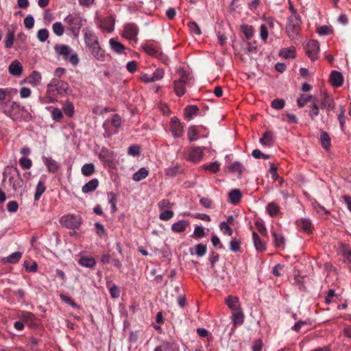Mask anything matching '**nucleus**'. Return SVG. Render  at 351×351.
<instances>
[{"label":"nucleus","instance_id":"680f3d73","mask_svg":"<svg viewBox=\"0 0 351 351\" xmlns=\"http://www.w3.org/2000/svg\"><path fill=\"white\" fill-rule=\"evenodd\" d=\"M345 112H346L345 108L343 106H340V112L338 114L337 118L339 121L341 130L342 131L344 130V126H345V123H346Z\"/></svg>","mask_w":351,"mask_h":351},{"label":"nucleus","instance_id":"79ce46f5","mask_svg":"<svg viewBox=\"0 0 351 351\" xmlns=\"http://www.w3.org/2000/svg\"><path fill=\"white\" fill-rule=\"evenodd\" d=\"M14 32L12 31H9L4 38V45L6 49H11L13 47L14 41Z\"/></svg>","mask_w":351,"mask_h":351},{"label":"nucleus","instance_id":"a211bd4d","mask_svg":"<svg viewBox=\"0 0 351 351\" xmlns=\"http://www.w3.org/2000/svg\"><path fill=\"white\" fill-rule=\"evenodd\" d=\"M43 161L48 171L55 173L60 168V164L51 158H43Z\"/></svg>","mask_w":351,"mask_h":351},{"label":"nucleus","instance_id":"603ef678","mask_svg":"<svg viewBox=\"0 0 351 351\" xmlns=\"http://www.w3.org/2000/svg\"><path fill=\"white\" fill-rule=\"evenodd\" d=\"M8 93V88H0V110L11 101L10 99L6 100V96Z\"/></svg>","mask_w":351,"mask_h":351},{"label":"nucleus","instance_id":"c03bdc74","mask_svg":"<svg viewBox=\"0 0 351 351\" xmlns=\"http://www.w3.org/2000/svg\"><path fill=\"white\" fill-rule=\"evenodd\" d=\"M82 173L85 176H92L95 171V165L93 163H86L81 169Z\"/></svg>","mask_w":351,"mask_h":351},{"label":"nucleus","instance_id":"f3484780","mask_svg":"<svg viewBox=\"0 0 351 351\" xmlns=\"http://www.w3.org/2000/svg\"><path fill=\"white\" fill-rule=\"evenodd\" d=\"M330 82L334 87L341 86L343 82L342 74L337 71H332L330 76Z\"/></svg>","mask_w":351,"mask_h":351},{"label":"nucleus","instance_id":"4d7b16f0","mask_svg":"<svg viewBox=\"0 0 351 351\" xmlns=\"http://www.w3.org/2000/svg\"><path fill=\"white\" fill-rule=\"evenodd\" d=\"M108 203L111 206V212L115 213L117 210V195L112 192L108 193Z\"/></svg>","mask_w":351,"mask_h":351},{"label":"nucleus","instance_id":"5fc2aeb1","mask_svg":"<svg viewBox=\"0 0 351 351\" xmlns=\"http://www.w3.org/2000/svg\"><path fill=\"white\" fill-rule=\"evenodd\" d=\"M165 351H180V348L176 343L165 341L161 345Z\"/></svg>","mask_w":351,"mask_h":351},{"label":"nucleus","instance_id":"5701e85b","mask_svg":"<svg viewBox=\"0 0 351 351\" xmlns=\"http://www.w3.org/2000/svg\"><path fill=\"white\" fill-rule=\"evenodd\" d=\"M16 171L18 173V177L14 178L13 176H10L9 178V182L10 185L12 186V189L14 191H19L23 186V179L21 178L20 173L17 169L16 168Z\"/></svg>","mask_w":351,"mask_h":351},{"label":"nucleus","instance_id":"de8ad7c7","mask_svg":"<svg viewBox=\"0 0 351 351\" xmlns=\"http://www.w3.org/2000/svg\"><path fill=\"white\" fill-rule=\"evenodd\" d=\"M313 98L315 99V97L313 95L302 94L297 99V104L300 108H302Z\"/></svg>","mask_w":351,"mask_h":351},{"label":"nucleus","instance_id":"bb28decb","mask_svg":"<svg viewBox=\"0 0 351 351\" xmlns=\"http://www.w3.org/2000/svg\"><path fill=\"white\" fill-rule=\"evenodd\" d=\"M312 324V322L310 319H306L305 320H298L295 324L291 327V330L296 332H300L302 329H304L306 326H311Z\"/></svg>","mask_w":351,"mask_h":351},{"label":"nucleus","instance_id":"9d476101","mask_svg":"<svg viewBox=\"0 0 351 351\" xmlns=\"http://www.w3.org/2000/svg\"><path fill=\"white\" fill-rule=\"evenodd\" d=\"M170 128L174 138H180L182 136L183 127L177 117H173L171 119Z\"/></svg>","mask_w":351,"mask_h":351},{"label":"nucleus","instance_id":"20e7f679","mask_svg":"<svg viewBox=\"0 0 351 351\" xmlns=\"http://www.w3.org/2000/svg\"><path fill=\"white\" fill-rule=\"evenodd\" d=\"M59 222L62 226L69 230H75L81 226L82 223V218L80 215L67 214L61 217ZM75 234L76 232L74 231L73 233H71V235H74Z\"/></svg>","mask_w":351,"mask_h":351},{"label":"nucleus","instance_id":"39448f33","mask_svg":"<svg viewBox=\"0 0 351 351\" xmlns=\"http://www.w3.org/2000/svg\"><path fill=\"white\" fill-rule=\"evenodd\" d=\"M300 16L289 17L286 25V32L291 40H298L300 32L301 25Z\"/></svg>","mask_w":351,"mask_h":351},{"label":"nucleus","instance_id":"37998d69","mask_svg":"<svg viewBox=\"0 0 351 351\" xmlns=\"http://www.w3.org/2000/svg\"><path fill=\"white\" fill-rule=\"evenodd\" d=\"M320 143L325 149H328L330 146V138L328 134L325 131L321 132Z\"/></svg>","mask_w":351,"mask_h":351},{"label":"nucleus","instance_id":"052dcab7","mask_svg":"<svg viewBox=\"0 0 351 351\" xmlns=\"http://www.w3.org/2000/svg\"><path fill=\"white\" fill-rule=\"evenodd\" d=\"M202 167L204 169L208 170L212 173H217L219 171V163L217 161L209 164H204Z\"/></svg>","mask_w":351,"mask_h":351},{"label":"nucleus","instance_id":"774afa93","mask_svg":"<svg viewBox=\"0 0 351 351\" xmlns=\"http://www.w3.org/2000/svg\"><path fill=\"white\" fill-rule=\"evenodd\" d=\"M285 101L282 99H275L271 101V106L274 109L281 110L285 107Z\"/></svg>","mask_w":351,"mask_h":351},{"label":"nucleus","instance_id":"9b49d317","mask_svg":"<svg viewBox=\"0 0 351 351\" xmlns=\"http://www.w3.org/2000/svg\"><path fill=\"white\" fill-rule=\"evenodd\" d=\"M138 33V27L136 25L128 24L125 26L123 36L130 40H136Z\"/></svg>","mask_w":351,"mask_h":351},{"label":"nucleus","instance_id":"8fccbe9b","mask_svg":"<svg viewBox=\"0 0 351 351\" xmlns=\"http://www.w3.org/2000/svg\"><path fill=\"white\" fill-rule=\"evenodd\" d=\"M63 111L64 114L69 117H73L74 114V106L73 104L69 100H66L63 104Z\"/></svg>","mask_w":351,"mask_h":351},{"label":"nucleus","instance_id":"69168bd1","mask_svg":"<svg viewBox=\"0 0 351 351\" xmlns=\"http://www.w3.org/2000/svg\"><path fill=\"white\" fill-rule=\"evenodd\" d=\"M219 228L221 231L226 235L231 236L232 234V230L230 228L229 224H227V223H225V221H221L219 223Z\"/></svg>","mask_w":351,"mask_h":351},{"label":"nucleus","instance_id":"7c9ffc66","mask_svg":"<svg viewBox=\"0 0 351 351\" xmlns=\"http://www.w3.org/2000/svg\"><path fill=\"white\" fill-rule=\"evenodd\" d=\"M260 143L263 145L270 147L274 143L273 134L270 131L264 133L262 138L259 140Z\"/></svg>","mask_w":351,"mask_h":351},{"label":"nucleus","instance_id":"0e129e2a","mask_svg":"<svg viewBox=\"0 0 351 351\" xmlns=\"http://www.w3.org/2000/svg\"><path fill=\"white\" fill-rule=\"evenodd\" d=\"M49 38V31L47 29H40L37 32V38L40 42L44 43Z\"/></svg>","mask_w":351,"mask_h":351},{"label":"nucleus","instance_id":"4c0bfd02","mask_svg":"<svg viewBox=\"0 0 351 351\" xmlns=\"http://www.w3.org/2000/svg\"><path fill=\"white\" fill-rule=\"evenodd\" d=\"M47 110L51 112V118L55 121H60L62 117L63 114L60 109L58 108H52L51 106H47L46 108Z\"/></svg>","mask_w":351,"mask_h":351},{"label":"nucleus","instance_id":"423d86ee","mask_svg":"<svg viewBox=\"0 0 351 351\" xmlns=\"http://www.w3.org/2000/svg\"><path fill=\"white\" fill-rule=\"evenodd\" d=\"M178 73L180 77L173 82V90L178 97H182L186 93L185 85L190 82L191 77L189 73L183 69H180Z\"/></svg>","mask_w":351,"mask_h":351},{"label":"nucleus","instance_id":"6e6552de","mask_svg":"<svg viewBox=\"0 0 351 351\" xmlns=\"http://www.w3.org/2000/svg\"><path fill=\"white\" fill-rule=\"evenodd\" d=\"M64 21L68 24L69 29L75 35H77L82 26V19L77 14H69Z\"/></svg>","mask_w":351,"mask_h":351},{"label":"nucleus","instance_id":"f03ea898","mask_svg":"<svg viewBox=\"0 0 351 351\" xmlns=\"http://www.w3.org/2000/svg\"><path fill=\"white\" fill-rule=\"evenodd\" d=\"M121 117L117 114H113L110 118L106 119L103 123L104 129V136L109 138L112 135L119 132V129L121 127Z\"/></svg>","mask_w":351,"mask_h":351},{"label":"nucleus","instance_id":"ea45409f","mask_svg":"<svg viewBox=\"0 0 351 351\" xmlns=\"http://www.w3.org/2000/svg\"><path fill=\"white\" fill-rule=\"evenodd\" d=\"M59 77H53L49 83L47 85V91L46 94H54L55 88L57 87L58 85L62 81L58 79Z\"/></svg>","mask_w":351,"mask_h":351},{"label":"nucleus","instance_id":"e2e57ef3","mask_svg":"<svg viewBox=\"0 0 351 351\" xmlns=\"http://www.w3.org/2000/svg\"><path fill=\"white\" fill-rule=\"evenodd\" d=\"M241 242L237 238H232L230 242V249L233 252H237L241 247Z\"/></svg>","mask_w":351,"mask_h":351},{"label":"nucleus","instance_id":"cd10ccee","mask_svg":"<svg viewBox=\"0 0 351 351\" xmlns=\"http://www.w3.org/2000/svg\"><path fill=\"white\" fill-rule=\"evenodd\" d=\"M22 253L21 252H15L10 255L3 258L2 262L3 263L16 264L21 258Z\"/></svg>","mask_w":351,"mask_h":351},{"label":"nucleus","instance_id":"864d4df0","mask_svg":"<svg viewBox=\"0 0 351 351\" xmlns=\"http://www.w3.org/2000/svg\"><path fill=\"white\" fill-rule=\"evenodd\" d=\"M243 170V165L241 162L236 161L229 167V171L232 173H238L239 176Z\"/></svg>","mask_w":351,"mask_h":351},{"label":"nucleus","instance_id":"473e14b6","mask_svg":"<svg viewBox=\"0 0 351 351\" xmlns=\"http://www.w3.org/2000/svg\"><path fill=\"white\" fill-rule=\"evenodd\" d=\"M78 263L83 267L92 268L96 265V261L91 256H82L79 259Z\"/></svg>","mask_w":351,"mask_h":351},{"label":"nucleus","instance_id":"a18cd8bd","mask_svg":"<svg viewBox=\"0 0 351 351\" xmlns=\"http://www.w3.org/2000/svg\"><path fill=\"white\" fill-rule=\"evenodd\" d=\"M267 211L271 217H274L277 216L280 213V207L277 204L271 202L269 203L267 206Z\"/></svg>","mask_w":351,"mask_h":351},{"label":"nucleus","instance_id":"338daca9","mask_svg":"<svg viewBox=\"0 0 351 351\" xmlns=\"http://www.w3.org/2000/svg\"><path fill=\"white\" fill-rule=\"evenodd\" d=\"M56 101V98L53 93L47 94L45 97H40L39 101L41 104H47L49 103H53Z\"/></svg>","mask_w":351,"mask_h":351},{"label":"nucleus","instance_id":"393cba45","mask_svg":"<svg viewBox=\"0 0 351 351\" xmlns=\"http://www.w3.org/2000/svg\"><path fill=\"white\" fill-rule=\"evenodd\" d=\"M109 45L112 51L114 52L121 54L125 53L124 51L125 49V46L117 40L114 38H110L109 40Z\"/></svg>","mask_w":351,"mask_h":351},{"label":"nucleus","instance_id":"7ed1b4c3","mask_svg":"<svg viewBox=\"0 0 351 351\" xmlns=\"http://www.w3.org/2000/svg\"><path fill=\"white\" fill-rule=\"evenodd\" d=\"M54 50L56 54L61 56L66 60L75 66L79 63V58L75 52H73L72 49L67 45L58 44L54 46Z\"/></svg>","mask_w":351,"mask_h":351},{"label":"nucleus","instance_id":"f704fd0d","mask_svg":"<svg viewBox=\"0 0 351 351\" xmlns=\"http://www.w3.org/2000/svg\"><path fill=\"white\" fill-rule=\"evenodd\" d=\"M84 41L86 46L88 48L97 43L99 40L93 32L87 31L84 33Z\"/></svg>","mask_w":351,"mask_h":351},{"label":"nucleus","instance_id":"3c124183","mask_svg":"<svg viewBox=\"0 0 351 351\" xmlns=\"http://www.w3.org/2000/svg\"><path fill=\"white\" fill-rule=\"evenodd\" d=\"M319 106L317 103V99L315 98L314 101L312 103L311 106V110L309 112L308 116L311 119H314L316 117H317L319 114Z\"/></svg>","mask_w":351,"mask_h":351},{"label":"nucleus","instance_id":"a19ab883","mask_svg":"<svg viewBox=\"0 0 351 351\" xmlns=\"http://www.w3.org/2000/svg\"><path fill=\"white\" fill-rule=\"evenodd\" d=\"M295 55V49L294 47L289 48H282L279 51V56L285 58H294Z\"/></svg>","mask_w":351,"mask_h":351},{"label":"nucleus","instance_id":"c9c22d12","mask_svg":"<svg viewBox=\"0 0 351 351\" xmlns=\"http://www.w3.org/2000/svg\"><path fill=\"white\" fill-rule=\"evenodd\" d=\"M143 49L147 54L152 56L157 57L161 54L160 48L153 44L144 46Z\"/></svg>","mask_w":351,"mask_h":351},{"label":"nucleus","instance_id":"dca6fc26","mask_svg":"<svg viewBox=\"0 0 351 351\" xmlns=\"http://www.w3.org/2000/svg\"><path fill=\"white\" fill-rule=\"evenodd\" d=\"M47 176L43 175L40 177L35 189L34 200L38 201L41 195L44 193L46 190L45 182Z\"/></svg>","mask_w":351,"mask_h":351},{"label":"nucleus","instance_id":"f8f14e48","mask_svg":"<svg viewBox=\"0 0 351 351\" xmlns=\"http://www.w3.org/2000/svg\"><path fill=\"white\" fill-rule=\"evenodd\" d=\"M114 16L110 15L100 20L99 27L107 32H112L114 29Z\"/></svg>","mask_w":351,"mask_h":351},{"label":"nucleus","instance_id":"bf43d9fd","mask_svg":"<svg viewBox=\"0 0 351 351\" xmlns=\"http://www.w3.org/2000/svg\"><path fill=\"white\" fill-rule=\"evenodd\" d=\"M52 29L53 33L58 36H61L64 34V28L61 22H56L52 25Z\"/></svg>","mask_w":351,"mask_h":351},{"label":"nucleus","instance_id":"6ab92c4d","mask_svg":"<svg viewBox=\"0 0 351 351\" xmlns=\"http://www.w3.org/2000/svg\"><path fill=\"white\" fill-rule=\"evenodd\" d=\"M99 182L98 179L93 178L86 183L82 188L84 193H88L95 191L99 186Z\"/></svg>","mask_w":351,"mask_h":351},{"label":"nucleus","instance_id":"09e8293b","mask_svg":"<svg viewBox=\"0 0 351 351\" xmlns=\"http://www.w3.org/2000/svg\"><path fill=\"white\" fill-rule=\"evenodd\" d=\"M19 317L24 323L31 324L34 320V315L32 313L27 311H23L19 315Z\"/></svg>","mask_w":351,"mask_h":351},{"label":"nucleus","instance_id":"412c9836","mask_svg":"<svg viewBox=\"0 0 351 351\" xmlns=\"http://www.w3.org/2000/svg\"><path fill=\"white\" fill-rule=\"evenodd\" d=\"M55 91L58 95L62 97L67 96L71 93L69 85L66 82L62 81L57 87L55 88Z\"/></svg>","mask_w":351,"mask_h":351},{"label":"nucleus","instance_id":"c85d7f7f","mask_svg":"<svg viewBox=\"0 0 351 351\" xmlns=\"http://www.w3.org/2000/svg\"><path fill=\"white\" fill-rule=\"evenodd\" d=\"M189 223L186 220H180L176 223H174L171 226V230L173 232L176 233H180L184 232L186 227L189 226Z\"/></svg>","mask_w":351,"mask_h":351},{"label":"nucleus","instance_id":"0eeeda50","mask_svg":"<svg viewBox=\"0 0 351 351\" xmlns=\"http://www.w3.org/2000/svg\"><path fill=\"white\" fill-rule=\"evenodd\" d=\"M336 104L333 97L327 92L321 93L320 108L325 109L327 114L329 115L330 112L335 110Z\"/></svg>","mask_w":351,"mask_h":351},{"label":"nucleus","instance_id":"6e6d98bb","mask_svg":"<svg viewBox=\"0 0 351 351\" xmlns=\"http://www.w3.org/2000/svg\"><path fill=\"white\" fill-rule=\"evenodd\" d=\"M241 29L247 39H250L254 34V27L252 25H243Z\"/></svg>","mask_w":351,"mask_h":351},{"label":"nucleus","instance_id":"aec40b11","mask_svg":"<svg viewBox=\"0 0 351 351\" xmlns=\"http://www.w3.org/2000/svg\"><path fill=\"white\" fill-rule=\"evenodd\" d=\"M207 247L206 245L199 243L195 245L193 247L189 249L191 255H197L198 257L204 256L206 253Z\"/></svg>","mask_w":351,"mask_h":351},{"label":"nucleus","instance_id":"a878e982","mask_svg":"<svg viewBox=\"0 0 351 351\" xmlns=\"http://www.w3.org/2000/svg\"><path fill=\"white\" fill-rule=\"evenodd\" d=\"M205 130V128L200 126L199 130L196 126L193 125L189 128L188 130V138L190 142L195 141L199 138V132L200 130Z\"/></svg>","mask_w":351,"mask_h":351},{"label":"nucleus","instance_id":"4be33fe9","mask_svg":"<svg viewBox=\"0 0 351 351\" xmlns=\"http://www.w3.org/2000/svg\"><path fill=\"white\" fill-rule=\"evenodd\" d=\"M297 225L303 231L311 233L313 229V225L311 221L308 218H303L297 221Z\"/></svg>","mask_w":351,"mask_h":351},{"label":"nucleus","instance_id":"1a4fd4ad","mask_svg":"<svg viewBox=\"0 0 351 351\" xmlns=\"http://www.w3.org/2000/svg\"><path fill=\"white\" fill-rule=\"evenodd\" d=\"M304 48L306 55L312 61H314L318 58L319 53V45L317 40H310L306 44Z\"/></svg>","mask_w":351,"mask_h":351},{"label":"nucleus","instance_id":"b1692460","mask_svg":"<svg viewBox=\"0 0 351 351\" xmlns=\"http://www.w3.org/2000/svg\"><path fill=\"white\" fill-rule=\"evenodd\" d=\"M254 245L257 251L263 252L266 250V245L256 232H252Z\"/></svg>","mask_w":351,"mask_h":351},{"label":"nucleus","instance_id":"ddd939ff","mask_svg":"<svg viewBox=\"0 0 351 351\" xmlns=\"http://www.w3.org/2000/svg\"><path fill=\"white\" fill-rule=\"evenodd\" d=\"M93 56L99 61H104L105 59V51L101 47L99 41L95 44L88 47Z\"/></svg>","mask_w":351,"mask_h":351},{"label":"nucleus","instance_id":"e433bc0d","mask_svg":"<svg viewBox=\"0 0 351 351\" xmlns=\"http://www.w3.org/2000/svg\"><path fill=\"white\" fill-rule=\"evenodd\" d=\"M228 197L232 204H237L241 201L242 195L239 189H233L230 191Z\"/></svg>","mask_w":351,"mask_h":351},{"label":"nucleus","instance_id":"2eb2a0df","mask_svg":"<svg viewBox=\"0 0 351 351\" xmlns=\"http://www.w3.org/2000/svg\"><path fill=\"white\" fill-rule=\"evenodd\" d=\"M204 156V148L193 147L189 153V160L193 162H199Z\"/></svg>","mask_w":351,"mask_h":351},{"label":"nucleus","instance_id":"f257e3e1","mask_svg":"<svg viewBox=\"0 0 351 351\" xmlns=\"http://www.w3.org/2000/svg\"><path fill=\"white\" fill-rule=\"evenodd\" d=\"M0 112L14 122H28L32 119L31 114L25 107L15 101L11 100L8 104L3 106Z\"/></svg>","mask_w":351,"mask_h":351},{"label":"nucleus","instance_id":"c756f323","mask_svg":"<svg viewBox=\"0 0 351 351\" xmlns=\"http://www.w3.org/2000/svg\"><path fill=\"white\" fill-rule=\"evenodd\" d=\"M226 304L232 311L239 310L240 308V302L237 297L228 296L226 299Z\"/></svg>","mask_w":351,"mask_h":351},{"label":"nucleus","instance_id":"49530a36","mask_svg":"<svg viewBox=\"0 0 351 351\" xmlns=\"http://www.w3.org/2000/svg\"><path fill=\"white\" fill-rule=\"evenodd\" d=\"M199 108L197 106H187L184 109L185 117L186 119H191L197 114Z\"/></svg>","mask_w":351,"mask_h":351},{"label":"nucleus","instance_id":"58836bf2","mask_svg":"<svg viewBox=\"0 0 351 351\" xmlns=\"http://www.w3.org/2000/svg\"><path fill=\"white\" fill-rule=\"evenodd\" d=\"M148 175L149 171L145 168L142 167L133 174L132 179L134 181L139 182L147 178Z\"/></svg>","mask_w":351,"mask_h":351},{"label":"nucleus","instance_id":"4468645a","mask_svg":"<svg viewBox=\"0 0 351 351\" xmlns=\"http://www.w3.org/2000/svg\"><path fill=\"white\" fill-rule=\"evenodd\" d=\"M23 70V65L18 60H13L8 66L9 73L17 77H21Z\"/></svg>","mask_w":351,"mask_h":351},{"label":"nucleus","instance_id":"72a5a7b5","mask_svg":"<svg viewBox=\"0 0 351 351\" xmlns=\"http://www.w3.org/2000/svg\"><path fill=\"white\" fill-rule=\"evenodd\" d=\"M28 82L34 86L38 85L42 80V75L40 72L34 71L28 77Z\"/></svg>","mask_w":351,"mask_h":351},{"label":"nucleus","instance_id":"2f4dec72","mask_svg":"<svg viewBox=\"0 0 351 351\" xmlns=\"http://www.w3.org/2000/svg\"><path fill=\"white\" fill-rule=\"evenodd\" d=\"M274 239V245L278 248L283 249L285 245V239L282 234H278L276 232H271Z\"/></svg>","mask_w":351,"mask_h":351},{"label":"nucleus","instance_id":"13d9d810","mask_svg":"<svg viewBox=\"0 0 351 351\" xmlns=\"http://www.w3.org/2000/svg\"><path fill=\"white\" fill-rule=\"evenodd\" d=\"M244 315L242 312H235L232 314V321L234 325H241L243 323Z\"/></svg>","mask_w":351,"mask_h":351}]
</instances>
